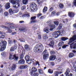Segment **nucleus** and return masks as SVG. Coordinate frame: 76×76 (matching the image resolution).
Masks as SVG:
<instances>
[{
	"label": "nucleus",
	"mask_w": 76,
	"mask_h": 76,
	"mask_svg": "<svg viewBox=\"0 0 76 76\" xmlns=\"http://www.w3.org/2000/svg\"><path fill=\"white\" fill-rule=\"evenodd\" d=\"M64 31L63 30H59V31L53 32L52 34V35L53 37L55 38H58V36L60 35H61L62 34L64 33Z\"/></svg>",
	"instance_id": "nucleus-1"
},
{
	"label": "nucleus",
	"mask_w": 76,
	"mask_h": 76,
	"mask_svg": "<svg viewBox=\"0 0 76 76\" xmlns=\"http://www.w3.org/2000/svg\"><path fill=\"white\" fill-rule=\"evenodd\" d=\"M20 0H10V2L12 3L14 6V8H18L19 7L20 5L19 4Z\"/></svg>",
	"instance_id": "nucleus-2"
},
{
	"label": "nucleus",
	"mask_w": 76,
	"mask_h": 76,
	"mask_svg": "<svg viewBox=\"0 0 76 76\" xmlns=\"http://www.w3.org/2000/svg\"><path fill=\"white\" fill-rule=\"evenodd\" d=\"M35 51L36 52H39V51H42L44 49V47L43 45L41 44H37L35 48Z\"/></svg>",
	"instance_id": "nucleus-3"
},
{
	"label": "nucleus",
	"mask_w": 76,
	"mask_h": 76,
	"mask_svg": "<svg viewBox=\"0 0 76 76\" xmlns=\"http://www.w3.org/2000/svg\"><path fill=\"white\" fill-rule=\"evenodd\" d=\"M7 45V42L6 41H1V43L0 42V46H1L0 48L1 51H3L5 50Z\"/></svg>",
	"instance_id": "nucleus-4"
},
{
	"label": "nucleus",
	"mask_w": 76,
	"mask_h": 76,
	"mask_svg": "<svg viewBox=\"0 0 76 76\" xmlns=\"http://www.w3.org/2000/svg\"><path fill=\"white\" fill-rule=\"evenodd\" d=\"M52 22V20H49L46 22V23L48 24V25H49V26L50 28V31H53V29H54L55 28H56V26L55 25L51 24Z\"/></svg>",
	"instance_id": "nucleus-5"
},
{
	"label": "nucleus",
	"mask_w": 76,
	"mask_h": 76,
	"mask_svg": "<svg viewBox=\"0 0 76 76\" xmlns=\"http://www.w3.org/2000/svg\"><path fill=\"white\" fill-rule=\"evenodd\" d=\"M30 7L31 11L35 12V10L36 8L37 7V6L35 3L32 2L30 4Z\"/></svg>",
	"instance_id": "nucleus-6"
},
{
	"label": "nucleus",
	"mask_w": 76,
	"mask_h": 76,
	"mask_svg": "<svg viewBox=\"0 0 76 76\" xmlns=\"http://www.w3.org/2000/svg\"><path fill=\"white\" fill-rule=\"evenodd\" d=\"M19 58V57L18 56H16V55L13 56L12 53H10V56L9 57V59L10 60H12V59H15V60L17 61V60Z\"/></svg>",
	"instance_id": "nucleus-7"
},
{
	"label": "nucleus",
	"mask_w": 76,
	"mask_h": 76,
	"mask_svg": "<svg viewBox=\"0 0 76 76\" xmlns=\"http://www.w3.org/2000/svg\"><path fill=\"white\" fill-rule=\"evenodd\" d=\"M42 54H43V58L44 60H45V59H46V58H47V57H48L49 56L48 52L46 50H45L43 52Z\"/></svg>",
	"instance_id": "nucleus-8"
},
{
	"label": "nucleus",
	"mask_w": 76,
	"mask_h": 76,
	"mask_svg": "<svg viewBox=\"0 0 76 76\" xmlns=\"http://www.w3.org/2000/svg\"><path fill=\"white\" fill-rule=\"evenodd\" d=\"M75 40H76V35H74L72 38H70L69 39L68 44H70V43H72V42H73Z\"/></svg>",
	"instance_id": "nucleus-9"
},
{
	"label": "nucleus",
	"mask_w": 76,
	"mask_h": 76,
	"mask_svg": "<svg viewBox=\"0 0 76 76\" xmlns=\"http://www.w3.org/2000/svg\"><path fill=\"white\" fill-rule=\"evenodd\" d=\"M70 73V69L69 68L66 69V71L65 74L66 75V76H72V74Z\"/></svg>",
	"instance_id": "nucleus-10"
},
{
	"label": "nucleus",
	"mask_w": 76,
	"mask_h": 76,
	"mask_svg": "<svg viewBox=\"0 0 76 76\" xmlns=\"http://www.w3.org/2000/svg\"><path fill=\"white\" fill-rule=\"evenodd\" d=\"M70 48L72 49H75L76 48V43H75V42H73L72 44H70Z\"/></svg>",
	"instance_id": "nucleus-11"
},
{
	"label": "nucleus",
	"mask_w": 76,
	"mask_h": 76,
	"mask_svg": "<svg viewBox=\"0 0 76 76\" xmlns=\"http://www.w3.org/2000/svg\"><path fill=\"white\" fill-rule=\"evenodd\" d=\"M68 15L70 18H73L74 17V16H75V15L76 14L73 13V12H69L68 13Z\"/></svg>",
	"instance_id": "nucleus-12"
},
{
	"label": "nucleus",
	"mask_w": 76,
	"mask_h": 76,
	"mask_svg": "<svg viewBox=\"0 0 76 76\" xmlns=\"http://www.w3.org/2000/svg\"><path fill=\"white\" fill-rule=\"evenodd\" d=\"M56 58V56L54 55L50 57V61H54V60H55Z\"/></svg>",
	"instance_id": "nucleus-13"
},
{
	"label": "nucleus",
	"mask_w": 76,
	"mask_h": 76,
	"mask_svg": "<svg viewBox=\"0 0 76 76\" xmlns=\"http://www.w3.org/2000/svg\"><path fill=\"white\" fill-rule=\"evenodd\" d=\"M43 31L44 32H46L48 33L50 32V30L48 27H46L44 28Z\"/></svg>",
	"instance_id": "nucleus-14"
},
{
	"label": "nucleus",
	"mask_w": 76,
	"mask_h": 76,
	"mask_svg": "<svg viewBox=\"0 0 76 76\" xmlns=\"http://www.w3.org/2000/svg\"><path fill=\"white\" fill-rule=\"evenodd\" d=\"M25 61L23 59H22L20 60L18 62V64H25Z\"/></svg>",
	"instance_id": "nucleus-15"
},
{
	"label": "nucleus",
	"mask_w": 76,
	"mask_h": 76,
	"mask_svg": "<svg viewBox=\"0 0 76 76\" xmlns=\"http://www.w3.org/2000/svg\"><path fill=\"white\" fill-rule=\"evenodd\" d=\"M5 7L6 9H9V8L10 7V3H9V2L7 3L6 4Z\"/></svg>",
	"instance_id": "nucleus-16"
},
{
	"label": "nucleus",
	"mask_w": 76,
	"mask_h": 76,
	"mask_svg": "<svg viewBox=\"0 0 76 76\" xmlns=\"http://www.w3.org/2000/svg\"><path fill=\"white\" fill-rule=\"evenodd\" d=\"M25 48L27 51H29L30 50L29 46L28 45H26L25 46Z\"/></svg>",
	"instance_id": "nucleus-17"
},
{
	"label": "nucleus",
	"mask_w": 76,
	"mask_h": 76,
	"mask_svg": "<svg viewBox=\"0 0 76 76\" xmlns=\"http://www.w3.org/2000/svg\"><path fill=\"white\" fill-rule=\"evenodd\" d=\"M62 73V72H55V76H60V74Z\"/></svg>",
	"instance_id": "nucleus-18"
},
{
	"label": "nucleus",
	"mask_w": 76,
	"mask_h": 76,
	"mask_svg": "<svg viewBox=\"0 0 76 76\" xmlns=\"http://www.w3.org/2000/svg\"><path fill=\"white\" fill-rule=\"evenodd\" d=\"M61 41H66L67 39H69V38L67 37H62L61 38Z\"/></svg>",
	"instance_id": "nucleus-19"
},
{
	"label": "nucleus",
	"mask_w": 76,
	"mask_h": 76,
	"mask_svg": "<svg viewBox=\"0 0 76 76\" xmlns=\"http://www.w3.org/2000/svg\"><path fill=\"white\" fill-rule=\"evenodd\" d=\"M13 10H12L11 9H10L9 10V12L10 15H12L14 13V11Z\"/></svg>",
	"instance_id": "nucleus-20"
},
{
	"label": "nucleus",
	"mask_w": 76,
	"mask_h": 76,
	"mask_svg": "<svg viewBox=\"0 0 76 76\" xmlns=\"http://www.w3.org/2000/svg\"><path fill=\"white\" fill-rule=\"evenodd\" d=\"M16 64H13L12 66L11 70L12 71L15 70V69H16Z\"/></svg>",
	"instance_id": "nucleus-21"
},
{
	"label": "nucleus",
	"mask_w": 76,
	"mask_h": 76,
	"mask_svg": "<svg viewBox=\"0 0 76 76\" xmlns=\"http://www.w3.org/2000/svg\"><path fill=\"white\" fill-rule=\"evenodd\" d=\"M43 38L44 39H47L48 38V36H47V34H43Z\"/></svg>",
	"instance_id": "nucleus-22"
},
{
	"label": "nucleus",
	"mask_w": 76,
	"mask_h": 76,
	"mask_svg": "<svg viewBox=\"0 0 76 76\" xmlns=\"http://www.w3.org/2000/svg\"><path fill=\"white\" fill-rule=\"evenodd\" d=\"M64 42H61L59 43L58 45L59 47H62V46L64 45Z\"/></svg>",
	"instance_id": "nucleus-23"
},
{
	"label": "nucleus",
	"mask_w": 76,
	"mask_h": 76,
	"mask_svg": "<svg viewBox=\"0 0 76 76\" xmlns=\"http://www.w3.org/2000/svg\"><path fill=\"white\" fill-rule=\"evenodd\" d=\"M7 29H9L10 28V29H13L14 28H18V26H9L7 27Z\"/></svg>",
	"instance_id": "nucleus-24"
},
{
	"label": "nucleus",
	"mask_w": 76,
	"mask_h": 76,
	"mask_svg": "<svg viewBox=\"0 0 76 76\" xmlns=\"http://www.w3.org/2000/svg\"><path fill=\"white\" fill-rule=\"evenodd\" d=\"M49 45L51 47H53L54 45V42L53 41H51L49 44Z\"/></svg>",
	"instance_id": "nucleus-25"
},
{
	"label": "nucleus",
	"mask_w": 76,
	"mask_h": 76,
	"mask_svg": "<svg viewBox=\"0 0 76 76\" xmlns=\"http://www.w3.org/2000/svg\"><path fill=\"white\" fill-rule=\"evenodd\" d=\"M31 70L33 72H36L37 71V69L36 68L33 67L32 68Z\"/></svg>",
	"instance_id": "nucleus-26"
},
{
	"label": "nucleus",
	"mask_w": 76,
	"mask_h": 76,
	"mask_svg": "<svg viewBox=\"0 0 76 76\" xmlns=\"http://www.w3.org/2000/svg\"><path fill=\"white\" fill-rule=\"evenodd\" d=\"M28 3V0H23V3L24 4H27Z\"/></svg>",
	"instance_id": "nucleus-27"
},
{
	"label": "nucleus",
	"mask_w": 76,
	"mask_h": 76,
	"mask_svg": "<svg viewBox=\"0 0 76 76\" xmlns=\"http://www.w3.org/2000/svg\"><path fill=\"white\" fill-rule=\"evenodd\" d=\"M26 62L28 64H31L32 63V59H29L28 61H27Z\"/></svg>",
	"instance_id": "nucleus-28"
},
{
	"label": "nucleus",
	"mask_w": 76,
	"mask_h": 76,
	"mask_svg": "<svg viewBox=\"0 0 76 76\" xmlns=\"http://www.w3.org/2000/svg\"><path fill=\"white\" fill-rule=\"evenodd\" d=\"M74 54L73 53H70L69 55V56L70 58H72L74 57Z\"/></svg>",
	"instance_id": "nucleus-29"
},
{
	"label": "nucleus",
	"mask_w": 76,
	"mask_h": 76,
	"mask_svg": "<svg viewBox=\"0 0 76 76\" xmlns=\"http://www.w3.org/2000/svg\"><path fill=\"white\" fill-rule=\"evenodd\" d=\"M22 17H30V14L29 13L24 14L22 16Z\"/></svg>",
	"instance_id": "nucleus-30"
},
{
	"label": "nucleus",
	"mask_w": 76,
	"mask_h": 76,
	"mask_svg": "<svg viewBox=\"0 0 76 76\" xmlns=\"http://www.w3.org/2000/svg\"><path fill=\"white\" fill-rule=\"evenodd\" d=\"M61 28H62V24L61 23L60 24L59 26L58 27V29H59V31H60H60H61L62 30H63V31H64V30L63 29H61Z\"/></svg>",
	"instance_id": "nucleus-31"
},
{
	"label": "nucleus",
	"mask_w": 76,
	"mask_h": 76,
	"mask_svg": "<svg viewBox=\"0 0 76 76\" xmlns=\"http://www.w3.org/2000/svg\"><path fill=\"white\" fill-rule=\"evenodd\" d=\"M29 58H30V57L28 56H27L25 57V59L26 62L27 61L29 60Z\"/></svg>",
	"instance_id": "nucleus-32"
},
{
	"label": "nucleus",
	"mask_w": 76,
	"mask_h": 76,
	"mask_svg": "<svg viewBox=\"0 0 76 76\" xmlns=\"http://www.w3.org/2000/svg\"><path fill=\"white\" fill-rule=\"evenodd\" d=\"M5 25L9 26V25H13L14 24L13 23H5Z\"/></svg>",
	"instance_id": "nucleus-33"
},
{
	"label": "nucleus",
	"mask_w": 76,
	"mask_h": 76,
	"mask_svg": "<svg viewBox=\"0 0 76 76\" xmlns=\"http://www.w3.org/2000/svg\"><path fill=\"white\" fill-rule=\"evenodd\" d=\"M47 7H44V9L43 10V13H45V12H46L47 11Z\"/></svg>",
	"instance_id": "nucleus-34"
},
{
	"label": "nucleus",
	"mask_w": 76,
	"mask_h": 76,
	"mask_svg": "<svg viewBox=\"0 0 76 76\" xmlns=\"http://www.w3.org/2000/svg\"><path fill=\"white\" fill-rule=\"evenodd\" d=\"M48 72L49 73L52 74V73H53V70L52 69H49L48 71Z\"/></svg>",
	"instance_id": "nucleus-35"
},
{
	"label": "nucleus",
	"mask_w": 76,
	"mask_h": 76,
	"mask_svg": "<svg viewBox=\"0 0 76 76\" xmlns=\"http://www.w3.org/2000/svg\"><path fill=\"white\" fill-rule=\"evenodd\" d=\"M38 28V26L37 25H34L33 27L34 29H36Z\"/></svg>",
	"instance_id": "nucleus-36"
},
{
	"label": "nucleus",
	"mask_w": 76,
	"mask_h": 76,
	"mask_svg": "<svg viewBox=\"0 0 76 76\" xmlns=\"http://www.w3.org/2000/svg\"><path fill=\"white\" fill-rule=\"evenodd\" d=\"M39 72L40 74H42L44 72L42 70L39 69Z\"/></svg>",
	"instance_id": "nucleus-37"
},
{
	"label": "nucleus",
	"mask_w": 76,
	"mask_h": 76,
	"mask_svg": "<svg viewBox=\"0 0 76 76\" xmlns=\"http://www.w3.org/2000/svg\"><path fill=\"white\" fill-rule=\"evenodd\" d=\"M54 23L57 26L58 25V21H54Z\"/></svg>",
	"instance_id": "nucleus-38"
},
{
	"label": "nucleus",
	"mask_w": 76,
	"mask_h": 76,
	"mask_svg": "<svg viewBox=\"0 0 76 76\" xmlns=\"http://www.w3.org/2000/svg\"><path fill=\"white\" fill-rule=\"evenodd\" d=\"M4 15L5 16H7L9 15V12H5L4 13Z\"/></svg>",
	"instance_id": "nucleus-39"
},
{
	"label": "nucleus",
	"mask_w": 76,
	"mask_h": 76,
	"mask_svg": "<svg viewBox=\"0 0 76 76\" xmlns=\"http://www.w3.org/2000/svg\"><path fill=\"white\" fill-rule=\"evenodd\" d=\"M43 1V0H37V1L38 4H39L41 3H42Z\"/></svg>",
	"instance_id": "nucleus-40"
},
{
	"label": "nucleus",
	"mask_w": 76,
	"mask_h": 76,
	"mask_svg": "<svg viewBox=\"0 0 76 76\" xmlns=\"http://www.w3.org/2000/svg\"><path fill=\"white\" fill-rule=\"evenodd\" d=\"M59 7L60 9H63V7H64V6L63 5V4H60L59 5Z\"/></svg>",
	"instance_id": "nucleus-41"
},
{
	"label": "nucleus",
	"mask_w": 76,
	"mask_h": 76,
	"mask_svg": "<svg viewBox=\"0 0 76 76\" xmlns=\"http://www.w3.org/2000/svg\"><path fill=\"white\" fill-rule=\"evenodd\" d=\"M37 22H38V21H37V20H32L31 21L30 23H37Z\"/></svg>",
	"instance_id": "nucleus-42"
},
{
	"label": "nucleus",
	"mask_w": 76,
	"mask_h": 76,
	"mask_svg": "<svg viewBox=\"0 0 76 76\" xmlns=\"http://www.w3.org/2000/svg\"><path fill=\"white\" fill-rule=\"evenodd\" d=\"M36 19V16H33L31 17V19L32 20H35Z\"/></svg>",
	"instance_id": "nucleus-43"
},
{
	"label": "nucleus",
	"mask_w": 76,
	"mask_h": 76,
	"mask_svg": "<svg viewBox=\"0 0 76 76\" xmlns=\"http://www.w3.org/2000/svg\"><path fill=\"white\" fill-rule=\"evenodd\" d=\"M56 61H58V62H60L61 61V58H56Z\"/></svg>",
	"instance_id": "nucleus-44"
},
{
	"label": "nucleus",
	"mask_w": 76,
	"mask_h": 76,
	"mask_svg": "<svg viewBox=\"0 0 76 76\" xmlns=\"http://www.w3.org/2000/svg\"><path fill=\"white\" fill-rule=\"evenodd\" d=\"M56 14V12L55 11H53L51 13V15H53V16H54V15H55Z\"/></svg>",
	"instance_id": "nucleus-45"
},
{
	"label": "nucleus",
	"mask_w": 76,
	"mask_h": 76,
	"mask_svg": "<svg viewBox=\"0 0 76 76\" xmlns=\"http://www.w3.org/2000/svg\"><path fill=\"white\" fill-rule=\"evenodd\" d=\"M13 11L14 13H18V11H19L18 9H15Z\"/></svg>",
	"instance_id": "nucleus-46"
},
{
	"label": "nucleus",
	"mask_w": 76,
	"mask_h": 76,
	"mask_svg": "<svg viewBox=\"0 0 76 76\" xmlns=\"http://www.w3.org/2000/svg\"><path fill=\"white\" fill-rule=\"evenodd\" d=\"M57 70L58 71H62V69H61V67H59L57 69Z\"/></svg>",
	"instance_id": "nucleus-47"
},
{
	"label": "nucleus",
	"mask_w": 76,
	"mask_h": 76,
	"mask_svg": "<svg viewBox=\"0 0 76 76\" xmlns=\"http://www.w3.org/2000/svg\"><path fill=\"white\" fill-rule=\"evenodd\" d=\"M39 74L38 73L36 72L33 75L34 76H38Z\"/></svg>",
	"instance_id": "nucleus-48"
},
{
	"label": "nucleus",
	"mask_w": 76,
	"mask_h": 76,
	"mask_svg": "<svg viewBox=\"0 0 76 76\" xmlns=\"http://www.w3.org/2000/svg\"><path fill=\"white\" fill-rule=\"evenodd\" d=\"M26 8V7L25 6H22L21 7V10H23L24 9H25Z\"/></svg>",
	"instance_id": "nucleus-49"
},
{
	"label": "nucleus",
	"mask_w": 76,
	"mask_h": 76,
	"mask_svg": "<svg viewBox=\"0 0 76 76\" xmlns=\"http://www.w3.org/2000/svg\"><path fill=\"white\" fill-rule=\"evenodd\" d=\"M25 29V28H19V31H24Z\"/></svg>",
	"instance_id": "nucleus-50"
},
{
	"label": "nucleus",
	"mask_w": 76,
	"mask_h": 76,
	"mask_svg": "<svg viewBox=\"0 0 76 76\" xmlns=\"http://www.w3.org/2000/svg\"><path fill=\"white\" fill-rule=\"evenodd\" d=\"M67 46H68V45H64L62 47V48L63 49H64V48H66V47H67Z\"/></svg>",
	"instance_id": "nucleus-51"
},
{
	"label": "nucleus",
	"mask_w": 76,
	"mask_h": 76,
	"mask_svg": "<svg viewBox=\"0 0 76 76\" xmlns=\"http://www.w3.org/2000/svg\"><path fill=\"white\" fill-rule=\"evenodd\" d=\"M50 54H52V55H53L54 54H55V52H54L53 51H51L50 52Z\"/></svg>",
	"instance_id": "nucleus-52"
},
{
	"label": "nucleus",
	"mask_w": 76,
	"mask_h": 76,
	"mask_svg": "<svg viewBox=\"0 0 76 76\" xmlns=\"http://www.w3.org/2000/svg\"><path fill=\"white\" fill-rule=\"evenodd\" d=\"M13 48H14V49L15 50H16V48H17V47H18V46L16 45H14L13 47Z\"/></svg>",
	"instance_id": "nucleus-53"
},
{
	"label": "nucleus",
	"mask_w": 76,
	"mask_h": 76,
	"mask_svg": "<svg viewBox=\"0 0 76 76\" xmlns=\"http://www.w3.org/2000/svg\"><path fill=\"white\" fill-rule=\"evenodd\" d=\"M23 69H25L28 67V66L26 65H23Z\"/></svg>",
	"instance_id": "nucleus-54"
},
{
	"label": "nucleus",
	"mask_w": 76,
	"mask_h": 76,
	"mask_svg": "<svg viewBox=\"0 0 76 76\" xmlns=\"http://www.w3.org/2000/svg\"><path fill=\"white\" fill-rule=\"evenodd\" d=\"M15 50L13 47H11L10 49V51H13Z\"/></svg>",
	"instance_id": "nucleus-55"
},
{
	"label": "nucleus",
	"mask_w": 76,
	"mask_h": 76,
	"mask_svg": "<svg viewBox=\"0 0 76 76\" xmlns=\"http://www.w3.org/2000/svg\"><path fill=\"white\" fill-rule=\"evenodd\" d=\"M12 30L10 29H9L7 32V33H12Z\"/></svg>",
	"instance_id": "nucleus-56"
},
{
	"label": "nucleus",
	"mask_w": 76,
	"mask_h": 76,
	"mask_svg": "<svg viewBox=\"0 0 76 76\" xmlns=\"http://www.w3.org/2000/svg\"><path fill=\"white\" fill-rule=\"evenodd\" d=\"M73 66L74 67V69H75V70H74V72H76V69H76V64L75 65H73Z\"/></svg>",
	"instance_id": "nucleus-57"
},
{
	"label": "nucleus",
	"mask_w": 76,
	"mask_h": 76,
	"mask_svg": "<svg viewBox=\"0 0 76 76\" xmlns=\"http://www.w3.org/2000/svg\"><path fill=\"white\" fill-rule=\"evenodd\" d=\"M20 59H23V54H22L20 57Z\"/></svg>",
	"instance_id": "nucleus-58"
},
{
	"label": "nucleus",
	"mask_w": 76,
	"mask_h": 76,
	"mask_svg": "<svg viewBox=\"0 0 76 76\" xmlns=\"http://www.w3.org/2000/svg\"><path fill=\"white\" fill-rule=\"evenodd\" d=\"M1 26V28H6V29H7V26H4L2 25Z\"/></svg>",
	"instance_id": "nucleus-59"
},
{
	"label": "nucleus",
	"mask_w": 76,
	"mask_h": 76,
	"mask_svg": "<svg viewBox=\"0 0 76 76\" xmlns=\"http://www.w3.org/2000/svg\"><path fill=\"white\" fill-rule=\"evenodd\" d=\"M50 64L52 66H54V65H55V64L54 63V62H52L50 63Z\"/></svg>",
	"instance_id": "nucleus-60"
},
{
	"label": "nucleus",
	"mask_w": 76,
	"mask_h": 76,
	"mask_svg": "<svg viewBox=\"0 0 76 76\" xmlns=\"http://www.w3.org/2000/svg\"><path fill=\"white\" fill-rule=\"evenodd\" d=\"M73 3H74V5L76 6V0H74Z\"/></svg>",
	"instance_id": "nucleus-61"
},
{
	"label": "nucleus",
	"mask_w": 76,
	"mask_h": 76,
	"mask_svg": "<svg viewBox=\"0 0 76 76\" xmlns=\"http://www.w3.org/2000/svg\"><path fill=\"white\" fill-rule=\"evenodd\" d=\"M53 10V7H51L49 9V11L50 12H52Z\"/></svg>",
	"instance_id": "nucleus-62"
},
{
	"label": "nucleus",
	"mask_w": 76,
	"mask_h": 76,
	"mask_svg": "<svg viewBox=\"0 0 76 76\" xmlns=\"http://www.w3.org/2000/svg\"><path fill=\"white\" fill-rule=\"evenodd\" d=\"M20 69H23V65L19 67Z\"/></svg>",
	"instance_id": "nucleus-63"
},
{
	"label": "nucleus",
	"mask_w": 76,
	"mask_h": 76,
	"mask_svg": "<svg viewBox=\"0 0 76 76\" xmlns=\"http://www.w3.org/2000/svg\"><path fill=\"white\" fill-rule=\"evenodd\" d=\"M42 15V14H39L37 15V16L38 18H39Z\"/></svg>",
	"instance_id": "nucleus-64"
}]
</instances>
